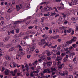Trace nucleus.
<instances>
[{
	"label": "nucleus",
	"mask_w": 78,
	"mask_h": 78,
	"mask_svg": "<svg viewBox=\"0 0 78 78\" xmlns=\"http://www.w3.org/2000/svg\"><path fill=\"white\" fill-rule=\"evenodd\" d=\"M45 44L46 45H47V46H48V44L47 43H45V39H43L41 40V42H40L39 43V45H43L44 44Z\"/></svg>",
	"instance_id": "obj_2"
},
{
	"label": "nucleus",
	"mask_w": 78,
	"mask_h": 78,
	"mask_svg": "<svg viewBox=\"0 0 78 78\" xmlns=\"http://www.w3.org/2000/svg\"><path fill=\"white\" fill-rule=\"evenodd\" d=\"M37 17H40V13H38L37 14Z\"/></svg>",
	"instance_id": "obj_53"
},
{
	"label": "nucleus",
	"mask_w": 78,
	"mask_h": 78,
	"mask_svg": "<svg viewBox=\"0 0 78 78\" xmlns=\"http://www.w3.org/2000/svg\"><path fill=\"white\" fill-rule=\"evenodd\" d=\"M55 15V13H51V15H50V16H53Z\"/></svg>",
	"instance_id": "obj_40"
},
{
	"label": "nucleus",
	"mask_w": 78,
	"mask_h": 78,
	"mask_svg": "<svg viewBox=\"0 0 78 78\" xmlns=\"http://www.w3.org/2000/svg\"><path fill=\"white\" fill-rule=\"evenodd\" d=\"M32 46H30V49L28 50L27 53H28V54H30V53H32V51H33V50H34V47L36 46V44L35 43H34L32 44Z\"/></svg>",
	"instance_id": "obj_1"
},
{
	"label": "nucleus",
	"mask_w": 78,
	"mask_h": 78,
	"mask_svg": "<svg viewBox=\"0 0 78 78\" xmlns=\"http://www.w3.org/2000/svg\"><path fill=\"white\" fill-rule=\"evenodd\" d=\"M31 16H29L27 17V20H29V19H31Z\"/></svg>",
	"instance_id": "obj_54"
},
{
	"label": "nucleus",
	"mask_w": 78,
	"mask_h": 78,
	"mask_svg": "<svg viewBox=\"0 0 78 78\" xmlns=\"http://www.w3.org/2000/svg\"><path fill=\"white\" fill-rule=\"evenodd\" d=\"M33 27L32 26H29L28 27V28L29 29H32L33 28Z\"/></svg>",
	"instance_id": "obj_52"
},
{
	"label": "nucleus",
	"mask_w": 78,
	"mask_h": 78,
	"mask_svg": "<svg viewBox=\"0 0 78 78\" xmlns=\"http://www.w3.org/2000/svg\"><path fill=\"white\" fill-rule=\"evenodd\" d=\"M16 33H18L19 32V29H16Z\"/></svg>",
	"instance_id": "obj_46"
},
{
	"label": "nucleus",
	"mask_w": 78,
	"mask_h": 78,
	"mask_svg": "<svg viewBox=\"0 0 78 78\" xmlns=\"http://www.w3.org/2000/svg\"><path fill=\"white\" fill-rule=\"evenodd\" d=\"M1 25H3L4 24V22L3 21H2L1 22V23H0Z\"/></svg>",
	"instance_id": "obj_43"
},
{
	"label": "nucleus",
	"mask_w": 78,
	"mask_h": 78,
	"mask_svg": "<svg viewBox=\"0 0 78 78\" xmlns=\"http://www.w3.org/2000/svg\"><path fill=\"white\" fill-rule=\"evenodd\" d=\"M4 73L5 75H9V71L8 69H6Z\"/></svg>",
	"instance_id": "obj_11"
},
{
	"label": "nucleus",
	"mask_w": 78,
	"mask_h": 78,
	"mask_svg": "<svg viewBox=\"0 0 78 78\" xmlns=\"http://www.w3.org/2000/svg\"><path fill=\"white\" fill-rule=\"evenodd\" d=\"M46 11H50L53 10V8H51V7L46 6L45 7Z\"/></svg>",
	"instance_id": "obj_6"
},
{
	"label": "nucleus",
	"mask_w": 78,
	"mask_h": 78,
	"mask_svg": "<svg viewBox=\"0 0 78 78\" xmlns=\"http://www.w3.org/2000/svg\"><path fill=\"white\" fill-rule=\"evenodd\" d=\"M34 24H36L37 23V20H36L34 22Z\"/></svg>",
	"instance_id": "obj_62"
},
{
	"label": "nucleus",
	"mask_w": 78,
	"mask_h": 78,
	"mask_svg": "<svg viewBox=\"0 0 78 78\" xmlns=\"http://www.w3.org/2000/svg\"><path fill=\"white\" fill-rule=\"evenodd\" d=\"M69 69H72L73 68V66L72 65L69 64Z\"/></svg>",
	"instance_id": "obj_22"
},
{
	"label": "nucleus",
	"mask_w": 78,
	"mask_h": 78,
	"mask_svg": "<svg viewBox=\"0 0 78 78\" xmlns=\"http://www.w3.org/2000/svg\"><path fill=\"white\" fill-rule=\"evenodd\" d=\"M6 19L7 20H10V16H9V15H8L6 16L5 17Z\"/></svg>",
	"instance_id": "obj_13"
},
{
	"label": "nucleus",
	"mask_w": 78,
	"mask_h": 78,
	"mask_svg": "<svg viewBox=\"0 0 78 78\" xmlns=\"http://www.w3.org/2000/svg\"><path fill=\"white\" fill-rule=\"evenodd\" d=\"M51 72H55L56 70V69L55 68H51Z\"/></svg>",
	"instance_id": "obj_15"
},
{
	"label": "nucleus",
	"mask_w": 78,
	"mask_h": 78,
	"mask_svg": "<svg viewBox=\"0 0 78 78\" xmlns=\"http://www.w3.org/2000/svg\"><path fill=\"white\" fill-rule=\"evenodd\" d=\"M72 41L71 40H70L69 41H67L66 43L69 45V44H72Z\"/></svg>",
	"instance_id": "obj_21"
},
{
	"label": "nucleus",
	"mask_w": 78,
	"mask_h": 78,
	"mask_svg": "<svg viewBox=\"0 0 78 78\" xmlns=\"http://www.w3.org/2000/svg\"><path fill=\"white\" fill-rule=\"evenodd\" d=\"M5 58L6 60H7V61H9L11 59V58H10V56H6Z\"/></svg>",
	"instance_id": "obj_12"
},
{
	"label": "nucleus",
	"mask_w": 78,
	"mask_h": 78,
	"mask_svg": "<svg viewBox=\"0 0 78 78\" xmlns=\"http://www.w3.org/2000/svg\"><path fill=\"white\" fill-rule=\"evenodd\" d=\"M31 34V32L28 31V32H26V34L28 35V34Z\"/></svg>",
	"instance_id": "obj_35"
},
{
	"label": "nucleus",
	"mask_w": 78,
	"mask_h": 78,
	"mask_svg": "<svg viewBox=\"0 0 78 78\" xmlns=\"http://www.w3.org/2000/svg\"><path fill=\"white\" fill-rule=\"evenodd\" d=\"M40 58H41L42 59V60H44V59H45V58L43 57V56H41L40 57Z\"/></svg>",
	"instance_id": "obj_51"
},
{
	"label": "nucleus",
	"mask_w": 78,
	"mask_h": 78,
	"mask_svg": "<svg viewBox=\"0 0 78 78\" xmlns=\"http://www.w3.org/2000/svg\"><path fill=\"white\" fill-rule=\"evenodd\" d=\"M59 16V14L58 13H55V17H57Z\"/></svg>",
	"instance_id": "obj_27"
},
{
	"label": "nucleus",
	"mask_w": 78,
	"mask_h": 78,
	"mask_svg": "<svg viewBox=\"0 0 78 78\" xmlns=\"http://www.w3.org/2000/svg\"><path fill=\"white\" fill-rule=\"evenodd\" d=\"M71 31H72V30L71 29H69L67 30V33H71Z\"/></svg>",
	"instance_id": "obj_38"
},
{
	"label": "nucleus",
	"mask_w": 78,
	"mask_h": 78,
	"mask_svg": "<svg viewBox=\"0 0 78 78\" xmlns=\"http://www.w3.org/2000/svg\"><path fill=\"white\" fill-rule=\"evenodd\" d=\"M71 41L72 42H74V41H76V40H75L74 39H71Z\"/></svg>",
	"instance_id": "obj_63"
},
{
	"label": "nucleus",
	"mask_w": 78,
	"mask_h": 78,
	"mask_svg": "<svg viewBox=\"0 0 78 78\" xmlns=\"http://www.w3.org/2000/svg\"><path fill=\"white\" fill-rule=\"evenodd\" d=\"M20 56H21V55L18 53L16 56V59H21V57H20Z\"/></svg>",
	"instance_id": "obj_10"
},
{
	"label": "nucleus",
	"mask_w": 78,
	"mask_h": 78,
	"mask_svg": "<svg viewBox=\"0 0 78 78\" xmlns=\"http://www.w3.org/2000/svg\"><path fill=\"white\" fill-rule=\"evenodd\" d=\"M47 71H48V69H46L43 71V73H46Z\"/></svg>",
	"instance_id": "obj_44"
},
{
	"label": "nucleus",
	"mask_w": 78,
	"mask_h": 78,
	"mask_svg": "<svg viewBox=\"0 0 78 78\" xmlns=\"http://www.w3.org/2000/svg\"><path fill=\"white\" fill-rule=\"evenodd\" d=\"M53 33L54 34H56L57 33H58V32H59V30L58 29H54L53 30Z\"/></svg>",
	"instance_id": "obj_7"
},
{
	"label": "nucleus",
	"mask_w": 78,
	"mask_h": 78,
	"mask_svg": "<svg viewBox=\"0 0 78 78\" xmlns=\"http://www.w3.org/2000/svg\"><path fill=\"white\" fill-rule=\"evenodd\" d=\"M1 20H4V18L3 17H1L0 19Z\"/></svg>",
	"instance_id": "obj_59"
},
{
	"label": "nucleus",
	"mask_w": 78,
	"mask_h": 78,
	"mask_svg": "<svg viewBox=\"0 0 78 78\" xmlns=\"http://www.w3.org/2000/svg\"><path fill=\"white\" fill-rule=\"evenodd\" d=\"M22 8V4H20L18 6L17 5L16 7V9L17 11H19L20 9H21Z\"/></svg>",
	"instance_id": "obj_4"
},
{
	"label": "nucleus",
	"mask_w": 78,
	"mask_h": 78,
	"mask_svg": "<svg viewBox=\"0 0 78 78\" xmlns=\"http://www.w3.org/2000/svg\"><path fill=\"white\" fill-rule=\"evenodd\" d=\"M57 56H58V55H61V53H60V52L59 51H58L57 53Z\"/></svg>",
	"instance_id": "obj_37"
},
{
	"label": "nucleus",
	"mask_w": 78,
	"mask_h": 78,
	"mask_svg": "<svg viewBox=\"0 0 78 78\" xmlns=\"http://www.w3.org/2000/svg\"><path fill=\"white\" fill-rule=\"evenodd\" d=\"M37 62H38L36 60L35 61L34 63L35 64H36V65H37Z\"/></svg>",
	"instance_id": "obj_57"
},
{
	"label": "nucleus",
	"mask_w": 78,
	"mask_h": 78,
	"mask_svg": "<svg viewBox=\"0 0 78 78\" xmlns=\"http://www.w3.org/2000/svg\"><path fill=\"white\" fill-rule=\"evenodd\" d=\"M6 47L8 48L9 47H11V44H9L6 45Z\"/></svg>",
	"instance_id": "obj_31"
},
{
	"label": "nucleus",
	"mask_w": 78,
	"mask_h": 78,
	"mask_svg": "<svg viewBox=\"0 0 78 78\" xmlns=\"http://www.w3.org/2000/svg\"><path fill=\"white\" fill-rule=\"evenodd\" d=\"M66 61H67V59L66 58V57H65L63 58V62H66Z\"/></svg>",
	"instance_id": "obj_29"
},
{
	"label": "nucleus",
	"mask_w": 78,
	"mask_h": 78,
	"mask_svg": "<svg viewBox=\"0 0 78 78\" xmlns=\"http://www.w3.org/2000/svg\"><path fill=\"white\" fill-rule=\"evenodd\" d=\"M33 73L32 72H31L30 73V76L31 77H34V75L33 74Z\"/></svg>",
	"instance_id": "obj_20"
},
{
	"label": "nucleus",
	"mask_w": 78,
	"mask_h": 78,
	"mask_svg": "<svg viewBox=\"0 0 78 78\" xmlns=\"http://www.w3.org/2000/svg\"><path fill=\"white\" fill-rule=\"evenodd\" d=\"M43 11L44 12L47 11V10L46 9V8H45V7L43 9Z\"/></svg>",
	"instance_id": "obj_49"
},
{
	"label": "nucleus",
	"mask_w": 78,
	"mask_h": 78,
	"mask_svg": "<svg viewBox=\"0 0 78 78\" xmlns=\"http://www.w3.org/2000/svg\"><path fill=\"white\" fill-rule=\"evenodd\" d=\"M62 65H63V64H61L60 65L58 66L59 68L61 69V68H62Z\"/></svg>",
	"instance_id": "obj_30"
},
{
	"label": "nucleus",
	"mask_w": 78,
	"mask_h": 78,
	"mask_svg": "<svg viewBox=\"0 0 78 78\" xmlns=\"http://www.w3.org/2000/svg\"><path fill=\"white\" fill-rule=\"evenodd\" d=\"M18 53L20 55H25V51H20V52H19Z\"/></svg>",
	"instance_id": "obj_9"
},
{
	"label": "nucleus",
	"mask_w": 78,
	"mask_h": 78,
	"mask_svg": "<svg viewBox=\"0 0 78 78\" xmlns=\"http://www.w3.org/2000/svg\"><path fill=\"white\" fill-rule=\"evenodd\" d=\"M21 44H22V45H23V46H25V42L23 41L21 42Z\"/></svg>",
	"instance_id": "obj_23"
},
{
	"label": "nucleus",
	"mask_w": 78,
	"mask_h": 78,
	"mask_svg": "<svg viewBox=\"0 0 78 78\" xmlns=\"http://www.w3.org/2000/svg\"><path fill=\"white\" fill-rule=\"evenodd\" d=\"M23 51V49L22 48H20L19 49V52H20V51Z\"/></svg>",
	"instance_id": "obj_58"
},
{
	"label": "nucleus",
	"mask_w": 78,
	"mask_h": 78,
	"mask_svg": "<svg viewBox=\"0 0 78 78\" xmlns=\"http://www.w3.org/2000/svg\"><path fill=\"white\" fill-rule=\"evenodd\" d=\"M41 23L42 25H44V21L43 20H41Z\"/></svg>",
	"instance_id": "obj_33"
},
{
	"label": "nucleus",
	"mask_w": 78,
	"mask_h": 78,
	"mask_svg": "<svg viewBox=\"0 0 78 78\" xmlns=\"http://www.w3.org/2000/svg\"><path fill=\"white\" fill-rule=\"evenodd\" d=\"M0 47H3V43H0Z\"/></svg>",
	"instance_id": "obj_26"
},
{
	"label": "nucleus",
	"mask_w": 78,
	"mask_h": 78,
	"mask_svg": "<svg viewBox=\"0 0 78 78\" xmlns=\"http://www.w3.org/2000/svg\"><path fill=\"white\" fill-rule=\"evenodd\" d=\"M72 48H73V47L72 46H71L69 48V50H72Z\"/></svg>",
	"instance_id": "obj_60"
},
{
	"label": "nucleus",
	"mask_w": 78,
	"mask_h": 78,
	"mask_svg": "<svg viewBox=\"0 0 78 78\" xmlns=\"http://www.w3.org/2000/svg\"><path fill=\"white\" fill-rule=\"evenodd\" d=\"M22 22L21 21H16L13 22L12 23L13 25L14 28L15 27H16L17 28L18 27L16 26L17 24H18V23H21Z\"/></svg>",
	"instance_id": "obj_3"
},
{
	"label": "nucleus",
	"mask_w": 78,
	"mask_h": 78,
	"mask_svg": "<svg viewBox=\"0 0 78 78\" xmlns=\"http://www.w3.org/2000/svg\"><path fill=\"white\" fill-rule=\"evenodd\" d=\"M46 64L48 67H49L50 66V65H51V64H52V62L51 61V62H46Z\"/></svg>",
	"instance_id": "obj_8"
},
{
	"label": "nucleus",
	"mask_w": 78,
	"mask_h": 78,
	"mask_svg": "<svg viewBox=\"0 0 78 78\" xmlns=\"http://www.w3.org/2000/svg\"><path fill=\"white\" fill-rule=\"evenodd\" d=\"M5 70V68L2 67V69L1 72H4Z\"/></svg>",
	"instance_id": "obj_50"
},
{
	"label": "nucleus",
	"mask_w": 78,
	"mask_h": 78,
	"mask_svg": "<svg viewBox=\"0 0 78 78\" xmlns=\"http://www.w3.org/2000/svg\"><path fill=\"white\" fill-rule=\"evenodd\" d=\"M13 64L14 66L13 67H17V66H16V64L15 63L13 62Z\"/></svg>",
	"instance_id": "obj_39"
},
{
	"label": "nucleus",
	"mask_w": 78,
	"mask_h": 78,
	"mask_svg": "<svg viewBox=\"0 0 78 78\" xmlns=\"http://www.w3.org/2000/svg\"><path fill=\"white\" fill-rule=\"evenodd\" d=\"M59 38V36H55L52 37V39H57V38Z\"/></svg>",
	"instance_id": "obj_19"
},
{
	"label": "nucleus",
	"mask_w": 78,
	"mask_h": 78,
	"mask_svg": "<svg viewBox=\"0 0 78 78\" xmlns=\"http://www.w3.org/2000/svg\"><path fill=\"white\" fill-rule=\"evenodd\" d=\"M20 34H22V35H23L25 34V33L23 32H22L20 33Z\"/></svg>",
	"instance_id": "obj_64"
},
{
	"label": "nucleus",
	"mask_w": 78,
	"mask_h": 78,
	"mask_svg": "<svg viewBox=\"0 0 78 78\" xmlns=\"http://www.w3.org/2000/svg\"><path fill=\"white\" fill-rule=\"evenodd\" d=\"M75 2H76V5L78 4V0H75Z\"/></svg>",
	"instance_id": "obj_61"
},
{
	"label": "nucleus",
	"mask_w": 78,
	"mask_h": 78,
	"mask_svg": "<svg viewBox=\"0 0 78 78\" xmlns=\"http://www.w3.org/2000/svg\"><path fill=\"white\" fill-rule=\"evenodd\" d=\"M69 44L67 43L64 44L62 45V47H67V46H68Z\"/></svg>",
	"instance_id": "obj_16"
},
{
	"label": "nucleus",
	"mask_w": 78,
	"mask_h": 78,
	"mask_svg": "<svg viewBox=\"0 0 78 78\" xmlns=\"http://www.w3.org/2000/svg\"><path fill=\"white\" fill-rule=\"evenodd\" d=\"M51 54H50V52H48L47 53V55L48 56H51Z\"/></svg>",
	"instance_id": "obj_41"
},
{
	"label": "nucleus",
	"mask_w": 78,
	"mask_h": 78,
	"mask_svg": "<svg viewBox=\"0 0 78 78\" xmlns=\"http://www.w3.org/2000/svg\"><path fill=\"white\" fill-rule=\"evenodd\" d=\"M56 47H57V45H55V46H52L51 47V48H56Z\"/></svg>",
	"instance_id": "obj_45"
},
{
	"label": "nucleus",
	"mask_w": 78,
	"mask_h": 78,
	"mask_svg": "<svg viewBox=\"0 0 78 78\" xmlns=\"http://www.w3.org/2000/svg\"><path fill=\"white\" fill-rule=\"evenodd\" d=\"M10 38V37H5L3 40V41L4 42H7L8 41V40Z\"/></svg>",
	"instance_id": "obj_5"
},
{
	"label": "nucleus",
	"mask_w": 78,
	"mask_h": 78,
	"mask_svg": "<svg viewBox=\"0 0 78 78\" xmlns=\"http://www.w3.org/2000/svg\"><path fill=\"white\" fill-rule=\"evenodd\" d=\"M62 59V58H59L57 59H56V61H61Z\"/></svg>",
	"instance_id": "obj_34"
},
{
	"label": "nucleus",
	"mask_w": 78,
	"mask_h": 78,
	"mask_svg": "<svg viewBox=\"0 0 78 78\" xmlns=\"http://www.w3.org/2000/svg\"><path fill=\"white\" fill-rule=\"evenodd\" d=\"M25 67L26 68H29V66H28V65L27 64H26L25 65Z\"/></svg>",
	"instance_id": "obj_48"
},
{
	"label": "nucleus",
	"mask_w": 78,
	"mask_h": 78,
	"mask_svg": "<svg viewBox=\"0 0 78 78\" xmlns=\"http://www.w3.org/2000/svg\"><path fill=\"white\" fill-rule=\"evenodd\" d=\"M15 49V48L14 47H11L9 50V51H13Z\"/></svg>",
	"instance_id": "obj_18"
},
{
	"label": "nucleus",
	"mask_w": 78,
	"mask_h": 78,
	"mask_svg": "<svg viewBox=\"0 0 78 78\" xmlns=\"http://www.w3.org/2000/svg\"><path fill=\"white\" fill-rule=\"evenodd\" d=\"M45 18L43 17L41 18V20H43V21H44V20H45Z\"/></svg>",
	"instance_id": "obj_56"
},
{
	"label": "nucleus",
	"mask_w": 78,
	"mask_h": 78,
	"mask_svg": "<svg viewBox=\"0 0 78 78\" xmlns=\"http://www.w3.org/2000/svg\"><path fill=\"white\" fill-rule=\"evenodd\" d=\"M65 55H66V54H65V53H62L61 54V56L62 57L63 56H65Z\"/></svg>",
	"instance_id": "obj_32"
},
{
	"label": "nucleus",
	"mask_w": 78,
	"mask_h": 78,
	"mask_svg": "<svg viewBox=\"0 0 78 78\" xmlns=\"http://www.w3.org/2000/svg\"><path fill=\"white\" fill-rule=\"evenodd\" d=\"M71 3L73 5H76V3L75 0L73 2H71Z\"/></svg>",
	"instance_id": "obj_17"
},
{
	"label": "nucleus",
	"mask_w": 78,
	"mask_h": 78,
	"mask_svg": "<svg viewBox=\"0 0 78 78\" xmlns=\"http://www.w3.org/2000/svg\"><path fill=\"white\" fill-rule=\"evenodd\" d=\"M29 36H26L24 37H23V39H27V38H28V37H29Z\"/></svg>",
	"instance_id": "obj_28"
},
{
	"label": "nucleus",
	"mask_w": 78,
	"mask_h": 78,
	"mask_svg": "<svg viewBox=\"0 0 78 78\" xmlns=\"http://www.w3.org/2000/svg\"><path fill=\"white\" fill-rule=\"evenodd\" d=\"M78 10L77 9H73V12H76V11H78Z\"/></svg>",
	"instance_id": "obj_47"
},
{
	"label": "nucleus",
	"mask_w": 78,
	"mask_h": 78,
	"mask_svg": "<svg viewBox=\"0 0 78 78\" xmlns=\"http://www.w3.org/2000/svg\"><path fill=\"white\" fill-rule=\"evenodd\" d=\"M69 22V21H67V20H65L64 22V24H67V23Z\"/></svg>",
	"instance_id": "obj_42"
},
{
	"label": "nucleus",
	"mask_w": 78,
	"mask_h": 78,
	"mask_svg": "<svg viewBox=\"0 0 78 78\" xmlns=\"http://www.w3.org/2000/svg\"><path fill=\"white\" fill-rule=\"evenodd\" d=\"M70 53H71V50H69L67 51L66 52V54H70Z\"/></svg>",
	"instance_id": "obj_24"
},
{
	"label": "nucleus",
	"mask_w": 78,
	"mask_h": 78,
	"mask_svg": "<svg viewBox=\"0 0 78 78\" xmlns=\"http://www.w3.org/2000/svg\"><path fill=\"white\" fill-rule=\"evenodd\" d=\"M35 51L37 53H39V50H38V49H36L35 50Z\"/></svg>",
	"instance_id": "obj_55"
},
{
	"label": "nucleus",
	"mask_w": 78,
	"mask_h": 78,
	"mask_svg": "<svg viewBox=\"0 0 78 78\" xmlns=\"http://www.w3.org/2000/svg\"><path fill=\"white\" fill-rule=\"evenodd\" d=\"M64 50L65 51H68V50H69V49H68V48H64Z\"/></svg>",
	"instance_id": "obj_36"
},
{
	"label": "nucleus",
	"mask_w": 78,
	"mask_h": 78,
	"mask_svg": "<svg viewBox=\"0 0 78 78\" xmlns=\"http://www.w3.org/2000/svg\"><path fill=\"white\" fill-rule=\"evenodd\" d=\"M57 8H58V9H59V10H62V9H64V7H58Z\"/></svg>",
	"instance_id": "obj_14"
},
{
	"label": "nucleus",
	"mask_w": 78,
	"mask_h": 78,
	"mask_svg": "<svg viewBox=\"0 0 78 78\" xmlns=\"http://www.w3.org/2000/svg\"><path fill=\"white\" fill-rule=\"evenodd\" d=\"M6 30V27H4L2 28L1 30V31H5V30Z\"/></svg>",
	"instance_id": "obj_25"
}]
</instances>
